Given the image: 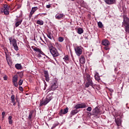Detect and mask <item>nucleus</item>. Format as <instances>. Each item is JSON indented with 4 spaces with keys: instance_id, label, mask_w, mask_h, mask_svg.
<instances>
[{
    "instance_id": "nucleus-1",
    "label": "nucleus",
    "mask_w": 129,
    "mask_h": 129,
    "mask_svg": "<svg viewBox=\"0 0 129 129\" xmlns=\"http://www.w3.org/2000/svg\"><path fill=\"white\" fill-rule=\"evenodd\" d=\"M9 40L11 45H13L15 51H19V46L17 43V40L15 38H13V37H9Z\"/></svg>"
},
{
    "instance_id": "nucleus-2",
    "label": "nucleus",
    "mask_w": 129,
    "mask_h": 129,
    "mask_svg": "<svg viewBox=\"0 0 129 129\" xmlns=\"http://www.w3.org/2000/svg\"><path fill=\"white\" fill-rule=\"evenodd\" d=\"M51 99L52 97L49 96H47L45 98H43L40 103V106L46 105V104H47V103H49L51 101Z\"/></svg>"
},
{
    "instance_id": "nucleus-3",
    "label": "nucleus",
    "mask_w": 129,
    "mask_h": 129,
    "mask_svg": "<svg viewBox=\"0 0 129 129\" xmlns=\"http://www.w3.org/2000/svg\"><path fill=\"white\" fill-rule=\"evenodd\" d=\"M49 50L53 57H58V56H59L58 51H57V49L53 46L49 47Z\"/></svg>"
},
{
    "instance_id": "nucleus-4",
    "label": "nucleus",
    "mask_w": 129,
    "mask_h": 129,
    "mask_svg": "<svg viewBox=\"0 0 129 129\" xmlns=\"http://www.w3.org/2000/svg\"><path fill=\"white\" fill-rule=\"evenodd\" d=\"M17 19L15 20V27L16 28H18L22 24V22H23V20L19 19V18H21L22 17V15L20 14L19 16H17Z\"/></svg>"
},
{
    "instance_id": "nucleus-5",
    "label": "nucleus",
    "mask_w": 129,
    "mask_h": 129,
    "mask_svg": "<svg viewBox=\"0 0 129 129\" xmlns=\"http://www.w3.org/2000/svg\"><path fill=\"white\" fill-rule=\"evenodd\" d=\"M75 50L77 56H80L82 54V47L81 46H77L75 48Z\"/></svg>"
},
{
    "instance_id": "nucleus-6",
    "label": "nucleus",
    "mask_w": 129,
    "mask_h": 129,
    "mask_svg": "<svg viewBox=\"0 0 129 129\" xmlns=\"http://www.w3.org/2000/svg\"><path fill=\"white\" fill-rule=\"evenodd\" d=\"M85 107H87V105H86V104L84 103L78 104L75 106V108H76V109H78L79 108H85Z\"/></svg>"
},
{
    "instance_id": "nucleus-7",
    "label": "nucleus",
    "mask_w": 129,
    "mask_h": 129,
    "mask_svg": "<svg viewBox=\"0 0 129 129\" xmlns=\"http://www.w3.org/2000/svg\"><path fill=\"white\" fill-rule=\"evenodd\" d=\"M57 88H58V83H57V81H55L52 84V85L50 87V89L53 91L54 90H56Z\"/></svg>"
},
{
    "instance_id": "nucleus-8",
    "label": "nucleus",
    "mask_w": 129,
    "mask_h": 129,
    "mask_svg": "<svg viewBox=\"0 0 129 129\" xmlns=\"http://www.w3.org/2000/svg\"><path fill=\"white\" fill-rule=\"evenodd\" d=\"M100 113V111H99V108H98V107H96L93 110V115H96V116H97V115H99Z\"/></svg>"
},
{
    "instance_id": "nucleus-9",
    "label": "nucleus",
    "mask_w": 129,
    "mask_h": 129,
    "mask_svg": "<svg viewBox=\"0 0 129 129\" xmlns=\"http://www.w3.org/2000/svg\"><path fill=\"white\" fill-rule=\"evenodd\" d=\"M31 48L32 49H33V50H34V51H35V52H37V53H39V54H40V55H44V52H43V51H42V50H41L40 48H38L36 46H32Z\"/></svg>"
},
{
    "instance_id": "nucleus-10",
    "label": "nucleus",
    "mask_w": 129,
    "mask_h": 129,
    "mask_svg": "<svg viewBox=\"0 0 129 129\" xmlns=\"http://www.w3.org/2000/svg\"><path fill=\"white\" fill-rule=\"evenodd\" d=\"M44 77L45 78V80L47 82H49L50 80V78L49 77V73L47 71L44 72Z\"/></svg>"
},
{
    "instance_id": "nucleus-11",
    "label": "nucleus",
    "mask_w": 129,
    "mask_h": 129,
    "mask_svg": "<svg viewBox=\"0 0 129 129\" xmlns=\"http://www.w3.org/2000/svg\"><path fill=\"white\" fill-rule=\"evenodd\" d=\"M69 110V108H68V107L64 108V110L61 109L60 111V114H66V113H68Z\"/></svg>"
},
{
    "instance_id": "nucleus-12",
    "label": "nucleus",
    "mask_w": 129,
    "mask_h": 129,
    "mask_svg": "<svg viewBox=\"0 0 129 129\" xmlns=\"http://www.w3.org/2000/svg\"><path fill=\"white\" fill-rule=\"evenodd\" d=\"M89 86H93V82H92V80L88 81L86 83L85 87H88Z\"/></svg>"
},
{
    "instance_id": "nucleus-13",
    "label": "nucleus",
    "mask_w": 129,
    "mask_h": 129,
    "mask_svg": "<svg viewBox=\"0 0 129 129\" xmlns=\"http://www.w3.org/2000/svg\"><path fill=\"white\" fill-rule=\"evenodd\" d=\"M107 5H113L115 3V0H104Z\"/></svg>"
},
{
    "instance_id": "nucleus-14",
    "label": "nucleus",
    "mask_w": 129,
    "mask_h": 129,
    "mask_svg": "<svg viewBox=\"0 0 129 129\" xmlns=\"http://www.w3.org/2000/svg\"><path fill=\"white\" fill-rule=\"evenodd\" d=\"M10 9H1L2 13H4V15L6 16H8V15H10Z\"/></svg>"
},
{
    "instance_id": "nucleus-15",
    "label": "nucleus",
    "mask_w": 129,
    "mask_h": 129,
    "mask_svg": "<svg viewBox=\"0 0 129 129\" xmlns=\"http://www.w3.org/2000/svg\"><path fill=\"white\" fill-rule=\"evenodd\" d=\"M115 122L118 126H119L121 124V119L119 118H116L115 119Z\"/></svg>"
},
{
    "instance_id": "nucleus-16",
    "label": "nucleus",
    "mask_w": 129,
    "mask_h": 129,
    "mask_svg": "<svg viewBox=\"0 0 129 129\" xmlns=\"http://www.w3.org/2000/svg\"><path fill=\"white\" fill-rule=\"evenodd\" d=\"M102 45L105 46H109V45H110L109 41L107 40H103L102 42Z\"/></svg>"
},
{
    "instance_id": "nucleus-17",
    "label": "nucleus",
    "mask_w": 129,
    "mask_h": 129,
    "mask_svg": "<svg viewBox=\"0 0 129 129\" xmlns=\"http://www.w3.org/2000/svg\"><path fill=\"white\" fill-rule=\"evenodd\" d=\"M63 16H64V14H57L55 15V18L57 20H61V19H62V18H63Z\"/></svg>"
},
{
    "instance_id": "nucleus-18",
    "label": "nucleus",
    "mask_w": 129,
    "mask_h": 129,
    "mask_svg": "<svg viewBox=\"0 0 129 129\" xmlns=\"http://www.w3.org/2000/svg\"><path fill=\"white\" fill-rule=\"evenodd\" d=\"M80 62L81 64H84L85 63V58L84 57V56H81V58H80Z\"/></svg>"
},
{
    "instance_id": "nucleus-19",
    "label": "nucleus",
    "mask_w": 129,
    "mask_h": 129,
    "mask_svg": "<svg viewBox=\"0 0 129 129\" xmlns=\"http://www.w3.org/2000/svg\"><path fill=\"white\" fill-rule=\"evenodd\" d=\"M47 37L50 40L53 39V35L52 34L51 32L48 31V33H47Z\"/></svg>"
},
{
    "instance_id": "nucleus-20",
    "label": "nucleus",
    "mask_w": 129,
    "mask_h": 129,
    "mask_svg": "<svg viewBox=\"0 0 129 129\" xmlns=\"http://www.w3.org/2000/svg\"><path fill=\"white\" fill-rule=\"evenodd\" d=\"M78 110H77V109H76L75 110H73L71 112V116H73V115H75V114H76V113H78Z\"/></svg>"
},
{
    "instance_id": "nucleus-21",
    "label": "nucleus",
    "mask_w": 129,
    "mask_h": 129,
    "mask_svg": "<svg viewBox=\"0 0 129 129\" xmlns=\"http://www.w3.org/2000/svg\"><path fill=\"white\" fill-rule=\"evenodd\" d=\"M15 68H16V69L20 70V69H22V65H21V64H20V63H17L15 65Z\"/></svg>"
},
{
    "instance_id": "nucleus-22",
    "label": "nucleus",
    "mask_w": 129,
    "mask_h": 129,
    "mask_svg": "<svg viewBox=\"0 0 129 129\" xmlns=\"http://www.w3.org/2000/svg\"><path fill=\"white\" fill-rule=\"evenodd\" d=\"M18 81V75H15L13 78V82H17Z\"/></svg>"
},
{
    "instance_id": "nucleus-23",
    "label": "nucleus",
    "mask_w": 129,
    "mask_h": 129,
    "mask_svg": "<svg viewBox=\"0 0 129 129\" xmlns=\"http://www.w3.org/2000/svg\"><path fill=\"white\" fill-rule=\"evenodd\" d=\"M37 9H38V7H33L32 8L31 11L30 12L32 13L33 14H34L35 12H36V11H37Z\"/></svg>"
},
{
    "instance_id": "nucleus-24",
    "label": "nucleus",
    "mask_w": 129,
    "mask_h": 129,
    "mask_svg": "<svg viewBox=\"0 0 129 129\" xmlns=\"http://www.w3.org/2000/svg\"><path fill=\"white\" fill-rule=\"evenodd\" d=\"M77 33H79V35H81V34L83 33V29L82 28H78Z\"/></svg>"
},
{
    "instance_id": "nucleus-25",
    "label": "nucleus",
    "mask_w": 129,
    "mask_h": 129,
    "mask_svg": "<svg viewBox=\"0 0 129 129\" xmlns=\"http://www.w3.org/2000/svg\"><path fill=\"white\" fill-rule=\"evenodd\" d=\"M34 113V112L33 111H31L30 112L29 114V116H28V119L29 120L32 119V116L33 115V113Z\"/></svg>"
},
{
    "instance_id": "nucleus-26",
    "label": "nucleus",
    "mask_w": 129,
    "mask_h": 129,
    "mask_svg": "<svg viewBox=\"0 0 129 129\" xmlns=\"http://www.w3.org/2000/svg\"><path fill=\"white\" fill-rule=\"evenodd\" d=\"M2 10H10V7L5 4L4 5V8Z\"/></svg>"
},
{
    "instance_id": "nucleus-27",
    "label": "nucleus",
    "mask_w": 129,
    "mask_h": 129,
    "mask_svg": "<svg viewBox=\"0 0 129 129\" xmlns=\"http://www.w3.org/2000/svg\"><path fill=\"white\" fill-rule=\"evenodd\" d=\"M12 116H9L8 118L9 124H12L13 123V120H12Z\"/></svg>"
},
{
    "instance_id": "nucleus-28",
    "label": "nucleus",
    "mask_w": 129,
    "mask_h": 129,
    "mask_svg": "<svg viewBox=\"0 0 129 129\" xmlns=\"http://www.w3.org/2000/svg\"><path fill=\"white\" fill-rule=\"evenodd\" d=\"M37 24H38V25H44V21L42 20H37Z\"/></svg>"
},
{
    "instance_id": "nucleus-29",
    "label": "nucleus",
    "mask_w": 129,
    "mask_h": 129,
    "mask_svg": "<svg viewBox=\"0 0 129 129\" xmlns=\"http://www.w3.org/2000/svg\"><path fill=\"white\" fill-rule=\"evenodd\" d=\"M98 26L99 28H103V24H102V23L101 22H98Z\"/></svg>"
},
{
    "instance_id": "nucleus-30",
    "label": "nucleus",
    "mask_w": 129,
    "mask_h": 129,
    "mask_svg": "<svg viewBox=\"0 0 129 129\" xmlns=\"http://www.w3.org/2000/svg\"><path fill=\"white\" fill-rule=\"evenodd\" d=\"M95 79H96L97 81H99V80H100V77H99L98 75H95Z\"/></svg>"
},
{
    "instance_id": "nucleus-31",
    "label": "nucleus",
    "mask_w": 129,
    "mask_h": 129,
    "mask_svg": "<svg viewBox=\"0 0 129 129\" xmlns=\"http://www.w3.org/2000/svg\"><path fill=\"white\" fill-rule=\"evenodd\" d=\"M11 101L12 102H14V101H16L15 100V95H12L11 97Z\"/></svg>"
},
{
    "instance_id": "nucleus-32",
    "label": "nucleus",
    "mask_w": 129,
    "mask_h": 129,
    "mask_svg": "<svg viewBox=\"0 0 129 129\" xmlns=\"http://www.w3.org/2000/svg\"><path fill=\"white\" fill-rule=\"evenodd\" d=\"M86 80L87 81H89L91 80V78H90V75H87V76H86Z\"/></svg>"
},
{
    "instance_id": "nucleus-33",
    "label": "nucleus",
    "mask_w": 129,
    "mask_h": 129,
    "mask_svg": "<svg viewBox=\"0 0 129 129\" xmlns=\"http://www.w3.org/2000/svg\"><path fill=\"white\" fill-rule=\"evenodd\" d=\"M63 60H64V61H68V60H69V56H68L67 55L64 56L63 57Z\"/></svg>"
},
{
    "instance_id": "nucleus-34",
    "label": "nucleus",
    "mask_w": 129,
    "mask_h": 129,
    "mask_svg": "<svg viewBox=\"0 0 129 129\" xmlns=\"http://www.w3.org/2000/svg\"><path fill=\"white\" fill-rule=\"evenodd\" d=\"M59 123H55L54 124H53V126L51 127V129L53 128H55V127H56V126H57V125H58Z\"/></svg>"
},
{
    "instance_id": "nucleus-35",
    "label": "nucleus",
    "mask_w": 129,
    "mask_h": 129,
    "mask_svg": "<svg viewBox=\"0 0 129 129\" xmlns=\"http://www.w3.org/2000/svg\"><path fill=\"white\" fill-rule=\"evenodd\" d=\"M59 42H63L64 41V38L62 37H60L58 38Z\"/></svg>"
},
{
    "instance_id": "nucleus-36",
    "label": "nucleus",
    "mask_w": 129,
    "mask_h": 129,
    "mask_svg": "<svg viewBox=\"0 0 129 129\" xmlns=\"http://www.w3.org/2000/svg\"><path fill=\"white\" fill-rule=\"evenodd\" d=\"M23 81L22 80H20L19 81V85L21 86L22 85V84H23Z\"/></svg>"
},
{
    "instance_id": "nucleus-37",
    "label": "nucleus",
    "mask_w": 129,
    "mask_h": 129,
    "mask_svg": "<svg viewBox=\"0 0 129 129\" xmlns=\"http://www.w3.org/2000/svg\"><path fill=\"white\" fill-rule=\"evenodd\" d=\"M87 111H91V110H92V108L91 107H88L87 108Z\"/></svg>"
},
{
    "instance_id": "nucleus-38",
    "label": "nucleus",
    "mask_w": 129,
    "mask_h": 129,
    "mask_svg": "<svg viewBox=\"0 0 129 129\" xmlns=\"http://www.w3.org/2000/svg\"><path fill=\"white\" fill-rule=\"evenodd\" d=\"M5 54H6V57L7 58V57H8V54H7V52H8V49L5 48Z\"/></svg>"
},
{
    "instance_id": "nucleus-39",
    "label": "nucleus",
    "mask_w": 129,
    "mask_h": 129,
    "mask_svg": "<svg viewBox=\"0 0 129 129\" xmlns=\"http://www.w3.org/2000/svg\"><path fill=\"white\" fill-rule=\"evenodd\" d=\"M13 84L14 85L17 87L18 86V82H13Z\"/></svg>"
},
{
    "instance_id": "nucleus-40",
    "label": "nucleus",
    "mask_w": 129,
    "mask_h": 129,
    "mask_svg": "<svg viewBox=\"0 0 129 129\" xmlns=\"http://www.w3.org/2000/svg\"><path fill=\"white\" fill-rule=\"evenodd\" d=\"M33 15H34V13H32V12H30V13L29 14V18L31 19V18H32V16H33Z\"/></svg>"
},
{
    "instance_id": "nucleus-41",
    "label": "nucleus",
    "mask_w": 129,
    "mask_h": 129,
    "mask_svg": "<svg viewBox=\"0 0 129 129\" xmlns=\"http://www.w3.org/2000/svg\"><path fill=\"white\" fill-rule=\"evenodd\" d=\"M4 80H8V76L7 75H5L4 77H3Z\"/></svg>"
},
{
    "instance_id": "nucleus-42",
    "label": "nucleus",
    "mask_w": 129,
    "mask_h": 129,
    "mask_svg": "<svg viewBox=\"0 0 129 129\" xmlns=\"http://www.w3.org/2000/svg\"><path fill=\"white\" fill-rule=\"evenodd\" d=\"M104 49H105V50H108L109 49V47H108V46H105L104 47Z\"/></svg>"
},
{
    "instance_id": "nucleus-43",
    "label": "nucleus",
    "mask_w": 129,
    "mask_h": 129,
    "mask_svg": "<svg viewBox=\"0 0 129 129\" xmlns=\"http://www.w3.org/2000/svg\"><path fill=\"white\" fill-rule=\"evenodd\" d=\"M19 89L20 90V91H23V88L21 86L19 87Z\"/></svg>"
},
{
    "instance_id": "nucleus-44",
    "label": "nucleus",
    "mask_w": 129,
    "mask_h": 129,
    "mask_svg": "<svg viewBox=\"0 0 129 129\" xmlns=\"http://www.w3.org/2000/svg\"><path fill=\"white\" fill-rule=\"evenodd\" d=\"M5 114H6V113L5 112H2V117L4 118L5 117Z\"/></svg>"
},
{
    "instance_id": "nucleus-45",
    "label": "nucleus",
    "mask_w": 129,
    "mask_h": 129,
    "mask_svg": "<svg viewBox=\"0 0 129 129\" xmlns=\"http://www.w3.org/2000/svg\"><path fill=\"white\" fill-rule=\"evenodd\" d=\"M46 8L47 9H50V8H51V5H46Z\"/></svg>"
},
{
    "instance_id": "nucleus-46",
    "label": "nucleus",
    "mask_w": 129,
    "mask_h": 129,
    "mask_svg": "<svg viewBox=\"0 0 129 129\" xmlns=\"http://www.w3.org/2000/svg\"><path fill=\"white\" fill-rule=\"evenodd\" d=\"M12 103H13V105H16V101H14V102H12Z\"/></svg>"
},
{
    "instance_id": "nucleus-47",
    "label": "nucleus",
    "mask_w": 129,
    "mask_h": 129,
    "mask_svg": "<svg viewBox=\"0 0 129 129\" xmlns=\"http://www.w3.org/2000/svg\"><path fill=\"white\" fill-rule=\"evenodd\" d=\"M38 57H42V54H40V53H38Z\"/></svg>"
},
{
    "instance_id": "nucleus-48",
    "label": "nucleus",
    "mask_w": 129,
    "mask_h": 129,
    "mask_svg": "<svg viewBox=\"0 0 129 129\" xmlns=\"http://www.w3.org/2000/svg\"><path fill=\"white\" fill-rule=\"evenodd\" d=\"M110 91H111V92H113V90L111 89V90H110Z\"/></svg>"
},
{
    "instance_id": "nucleus-49",
    "label": "nucleus",
    "mask_w": 129,
    "mask_h": 129,
    "mask_svg": "<svg viewBox=\"0 0 129 129\" xmlns=\"http://www.w3.org/2000/svg\"><path fill=\"white\" fill-rule=\"evenodd\" d=\"M17 56H20V54H17Z\"/></svg>"
},
{
    "instance_id": "nucleus-50",
    "label": "nucleus",
    "mask_w": 129,
    "mask_h": 129,
    "mask_svg": "<svg viewBox=\"0 0 129 129\" xmlns=\"http://www.w3.org/2000/svg\"><path fill=\"white\" fill-rule=\"evenodd\" d=\"M7 1H8V2H11V1H12V0H7Z\"/></svg>"
},
{
    "instance_id": "nucleus-51",
    "label": "nucleus",
    "mask_w": 129,
    "mask_h": 129,
    "mask_svg": "<svg viewBox=\"0 0 129 129\" xmlns=\"http://www.w3.org/2000/svg\"><path fill=\"white\" fill-rule=\"evenodd\" d=\"M55 60L57 61V60L56 59H55Z\"/></svg>"
},
{
    "instance_id": "nucleus-52",
    "label": "nucleus",
    "mask_w": 129,
    "mask_h": 129,
    "mask_svg": "<svg viewBox=\"0 0 129 129\" xmlns=\"http://www.w3.org/2000/svg\"><path fill=\"white\" fill-rule=\"evenodd\" d=\"M0 129H1V126H0Z\"/></svg>"
},
{
    "instance_id": "nucleus-53",
    "label": "nucleus",
    "mask_w": 129,
    "mask_h": 129,
    "mask_svg": "<svg viewBox=\"0 0 129 129\" xmlns=\"http://www.w3.org/2000/svg\"><path fill=\"white\" fill-rule=\"evenodd\" d=\"M20 14H22V12H20Z\"/></svg>"
},
{
    "instance_id": "nucleus-54",
    "label": "nucleus",
    "mask_w": 129,
    "mask_h": 129,
    "mask_svg": "<svg viewBox=\"0 0 129 129\" xmlns=\"http://www.w3.org/2000/svg\"><path fill=\"white\" fill-rule=\"evenodd\" d=\"M72 1H75V0H72Z\"/></svg>"
}]
</instances>
